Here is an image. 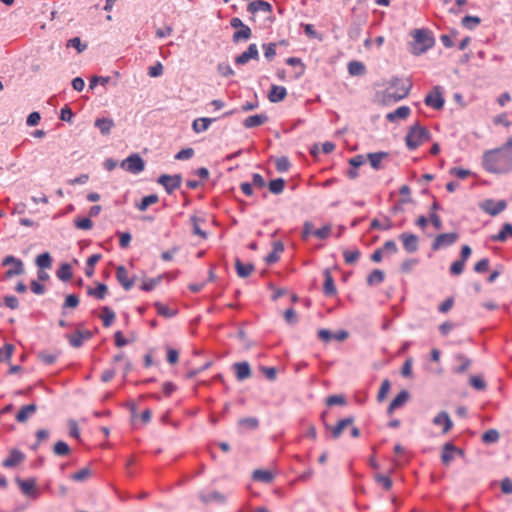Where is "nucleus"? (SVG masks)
<instances>
[{"mask_svg":"<svg viewBox=\"0 0 512 512\" xmlns=\"http://www.w3.org/2000/svg\"><path fill=\"white\" fill-rule=\"evenodd\" d=\"M482 166L489 173H508L512 171V151L507 148L486 151L482 157Z\"/></svg>","mask_w":512,"mask_h":512,"instance_id":"obj_1","label":"nucleus"},{"mask_svg":"<svg viewBox=\"0 0 512 512\" xmlns=\"http://www.w3.org/2000/svg\"><path fill=\"white\" fill-rule=\"evenodd\" d=\"M411 88V83L399 78L393 79L384 91L383 101L385 103H394L405 98Z\"/></svg>","mask_w":512,"mask_h":512,"instance_id":"obj_2","label":"nucleus"},{"mask_svg":"<svg viewBox=\"0 0 512 512\" xmlns=\"http://www.w3.org/2000/svg\"><path fill=\"white\" fill-rule=\"evenodd\" d=\"M429 131L419 124L412 126L406 135V145L410 150H415L429 140Z\"/></svg>","mask_w":512,"mask_h":512,"instance_id":"obj_3","label":"nucleus"},{"mask_svg":"<svg viewBox=\"0 0 512 512\" xmlns=\"http://www.w3.org/2000/svg\"><path fill=\"white\" fill-rule=\"evenodd\" d=\"M412 53L419 55L427 51L433 45V38L430 37L428 31L416 29L413 32Z\"/></svg>","mask_w":512,"mask_h":512,"instance_id":"obj_4","label":"nucleus"},{"mask_svg":"<svg viewBox=\"0 0 512 512\" xmlns=\"http://www.w3.org/2000/svg\"><path fill=\"white\" fill-rule=\"evenodd\" d=\"M121 168L132 174H139L145 168V162L139 154L133 153L124 159L121 164Z\"/></svg>","mask_w":512,"mask_h":512,"instance_id":"obj_5","label":"nucleus"},{"mask_svg":"<svg viewBox=\"0 0 512 512\" xmlns=\"http://www.w3.org/2000/svg\"><path fill=\"white\" fill-rule=\"evenodd\" d=\"M2 266H11L5 273L6 278H11L24 273V264L22 260L12 255H8L2 260Z\"/></svg>","mask_w":512,"mask_h":512,"instance_id":"obj_6","label":"nucleus"},{"mask_svg":"<svg viewBox=\"0 0 512 512\" xmlns=\"http://www.w3.org/2000/svg\"><path fill=\"white\" fill-rule=\"evenodd\" d=\"M424 103L436 110L443 108L445 100L442 94V88L435 86L430 93H428L424 99Z\"/></svg>","mask_w":512,"mask_h":512,"instance_id":"obj_7","label":"nucleus"},{"mask_svg":"<svg viewBox=\"0 0 512 512\" xmlns=\"http://www.w3.org/2000/svg\"><path fill=\"white\" fill-rule=\"evenodd\" d=\"M16 482H17L19 489L21 490L23 495H25L29 498H32V499L38 498L39 492L36 487V480L34 478H29V479L17 478Z\"/></svg>","mask_w":512,"mask_h":512,"instance_id":"obj_8","label":"nucleus"},{"mask_svg":"<svg viewBox=\"0 0 512 512\" xmlns=\"http://www.w3.org/2000/svg\"><path fill=\"white\" fill-rule=\"evenodd\" d=\"M182 177L180 175L163 174L159 177L158 183L161 184L168 194H172L181 186Z\"/></svg>","mask_w":512,"mask_h":512,"instance_id":"obj_9","label":"nucleus"},{"mask_svg":"<svg viewBox=\"0 0 512 512\" xmlns=\"http://www.w3.org/2000/svg\"><path fill=\"white\" fill-rule=\"evenodd\" d=\"M463 456L464 451L456 447L453 443L447 442L444 444L441 454V460L444 465H449L455 456Z\"/></svg>","mask_w":512,"mask_h":512,"instance_id":"obj_10","label":"nucleus"},{"mask_svg":"<svg viewBox=\"0 0 512 512\" xmlns=\"http://www.w3.org/2000/svg\"><path fill=\"white\" fill-rule=\"evenodd\" d=\"M458 237L457 233L439 234L432 243V249L438 250L442 247L450 246L457 241Z\"/></svg>","mask_w":512,"mask_h":512,"instance_id":"obj_11","label":"nucleus"},{"mask_svg":"<svg viewBox=\"0 0 512 512\" xmlns=\"http://www.w3.org/2000/svg\"><path fill=\"white\" fill-rule=\"evenodd\" d=\"M506 202L504 200H500L495 202L494 200H486L481 204V208L483 211H485L487 214L491 216H496L506 208Z\"/></svg>","mask_w":512,"mask_h":512,"instance_id":"obj_12","label":"nucleus"},{"mask_svg":"<svg viewBox=\"0 0 512 512\" xmlns=\"http://www.w3.org/2000/svg\"><path fill=\"white\" fill-rule=\"evenodd\" d=\"M251 59L258 60L259 59V53L257 45L252 43L248 46L247 50L238 55L235 58V63L237 65H245L248 63Z\"/></svg>","mask_w":512,"mask_h":512,"instance_id":"obj_13","label":"nucleus"},{"mask_svg":"<svg viewBox=\"0 0 512 512\" xmlns=\"http://www.w3.org/2000/svg\"><path fill=\"white\" fill-rule=\"evenodd\" d=\"M399 238L407 252L414 253L418 250V237L416 235L410 233H402Z\"/></svg>","mask_w":512,"mask_h":512,"instance_id":"obj_14","label":"nucleus"},{"mask_svg":"<svg viewBox=\"0 0 512 512\" xmlns=\"http://www.w3.org/2000/svg\"><path fill=\"white\" fill-rule=\"evenodd\" d=\"M24 459L25 455L21 451L13 449L10 452L9 456L3 461L2 465L5 468H14L20 463H22Z\"/></svg>","mask_w":512,"mask_h":512,"instance_id":"obj_15","label":"nucleus"},{"mask_svg":"<svg viewBox=\"0 0 512 512\" xmlns=\"http://www.w3.org/2000/svg\"><path fill=\"white\" fill-rule=\"evenodd\" d=\"M116 278L125 290H130L134 285L133 279L129 278L128 271L124 266L117 267Z\"/></svg>","mask_w":512,"mask_h":512,"instance_id":"obj_16","label":"nucleus"},{"mask_svg":"<svg viewBox=\"0 0 512 512\" xmlns=\"http://www.w3.org/2000/svg\"><path fill=\"white\" fill-rule=\"evenodd\" d=\"M233 369L238 381H243L251 376L250 365L246 361L234 363Z\"/></svg>","mask_w":512,"mask_h":512,"instance_id":"obj_17","label":"nucleus"},{"mask_svg":"<svg viewBox=\"0 0 512 512\" xmlns=\"http://www.w3.org/2000/svg\"><path fill=\"white\" fill-rule=\"evenodd\" d=\"M247 10L251 14H256L259 11H262L265 13H271L272 5L269 2H266L263 0H256V1H252L248 4Z\"/></svg>","mask_w":512,"mask_h":512,"instance_id":"obj_18","label":"nucleus"},{"mask_svg":"<svg viewBox=\"0 0 512 512\" xmlns=\"http://www.w3.org/2000/svg\"><path fill=\"white\" fill-rule=\"evenodd\" d=\"M409 399V393L406 390H402L397 396L392 400L388 407V414L391 415L396 409L402 407Z\"/></svg>","mask_w":512,"mask_h":512,"instance_id":"obj_19","label":"nucleus"},{"mask_svg":"<svg viewBox=\"0 0 512 512\" xmlns=\"http://www.w3.org/2000/svg\"><path fill=\"white\" fill-rule=\"evenodd\" d=\"M287 90L283 86L272 85L268 94V99L272 103H277L285 99Z\"/></svg>","mask_w":512,"mask_h":512,"instance_id":"obj_20","label":"nucleus"},{"mask_svg":"<svg viewBox=\"0 0 512 512\" xmlns=\"http://www.w3.org/2000/svg\"><path fill=\"white\" fill-rule=\"evenodd\" d=\"M267 121H268V116L267 115H265V114H256V115H252V116L247 117L243 121V125H244L245 128L250 129V128L261 126V125L265 124Z\"/></svg>","mask_w":512,"mask_h":512,"instance_id":"obj_21","label":"nucleus"},{"mask_svg":"<svg viewBox=\"0 0 512 512\" xmlns=\"http://www.w3.org/2000/svg\"><path fill=\"white\" fill-rule=\"evenodd\" d=\"M434 425L442 426L443 427V433H447L453 426V423L446 412H440L438 413L434 419H433Z\"/></svg>","mask_w":512,"mask_h":512,"instance_id":"obj_22","label":"nucleus"},{"mask_svg":"<svg viewBox=\"0 0 512 512\" xmlns=\"http://www.w3.org/2000/svg\"><path fill=\"white\" fill-rule=\"evenodd\" d=\"M216 118H207V117H201L197 118L192 123V129L195 133H201L210 127L211 123L214 122Z\"/></svg>","mask_w":512,"mask_h":512,"instance_id":"obj_23","label":"nucleus"},{"mask_svg":"<svg viewBox=\"0 0 512 512\" xmlns=\"http://www.w3.org/2000/svg\"><path fill=\"white\" fill-rule=\"evenodd\" d=\"M324 284L323 292L326 296H333L337 293L336 286L334 284L333 277L329 270L324 271Z\"/></svg>","mask_w":512,"mask_h":512,"instance_id":"obj_24","label":"nucleus"},{"mask_svg":"<svg viewBox=\"0 0 512 512\" xmlns=\"http://www.w3.org/2000/svg\"><path fill=\"white\" fill-rule=\"evenodd\" d=\"M411 113V110L408 106H400L395 109L393 112L387 114L386 118L390 122H394L399 119H406Z\"/></svg>","mask_w":512,"mask_h":512,"instance_id":"obj_25","label":"nucleus"},{"mask_svg":"<svg viewBox=\"0 0 512 512\" xmlns=\"http://www.w3.org/2000/svg\"><path fill=\"white\" fill-rule=\"evenodd\" d=\"M235 268L237 274L241 278H246L254 271V266L251 263H243L240 259H236Z\"/></svg>","mask_w":512,"mask_h":512,"instance_id":"obj_26","label":"nucleus"},{"mask_svg":"<svg viewBox=\"0 0 512 512\" xmlns=\"http://www.w3.org/2000/svg\"><path fill=\"white\" fill-rule=\"evenodd\" d=\"M36 405L35 404H29L22 406L19 412L16 414V420L20 423L25 422L32 414L36 412Z\"/></svg>","mask_w":512,"mask_h":512,"instance_id":"obj_27","label":"nucleus"},{"mask_svg":"<svg viewBox=\"0 0 512 512\" xmlns=\"http://www.w3.org/2000/svg\"><path fill=\"white\" fill-rule=\"evenodd\" d=\"M508 236L512 238V225L506 223L497 234L491 236V240L494 242H504Z\"/></svg>","mask_w":512,"mask_h":512,"instance_id":"obj_28","label":"nucleus"},{"mask_svg":"<svg viewBox=\"0 0 512 512\" xmlns=\"http://www.w3.org/2000/svg\"><path fill=\"white\" fill-rule=\"evenodd\" d=\"M95 126L103 135H108L114 127V122L110 118H98L95 120Z\"/></svg>","mask_w":512,"mask_h":512,"instance_id":"obj_29","label":"nucleus"},{"mask_svg":"<svg viewBox=\"0 0 512 512\" xmlns=\"http://www.w3.org/2000/svg\"><path fill=\"white\" fill-rule=\"evenodd\" d=\"M253 479L263 483H270L274 479V474L269 470L257 469L253 472Z\"/></svg>","mask_w":512,"mask_h":512,"instance_id":"obj_30","label":"nucleus"},{"mask_svg":"<svg viewBox=\"0 0 512 512\" xmlns=\"http://www.w3.org/2000/svg\"><path fill=\"white\" fill-rule=\"evenodd\" d=\"M100 318L104 327H110L115 320V313L111 308L105 306L101 309Z\"/></svg>","mask_w":512,"mask_h":512,"instance_id":"obj_31","label":"nucleus"},{"mask_svg":"<svg viewBox=\"0 0 512 512\" xmlns=\"http://www.w3.org/2000/svg\"><path fill=\"white\" fill-rule=\"evenodd\" d=\"M388 156V153L386 152H376V153H369L367 155V158L370 162V165L378 170L381 168V161Z\"/></svg>","mask_w":512,"mask_h":512,"instance_id":"obj_32","label":"nucleus"},{"mask_svg":"<svg viewBox=\"0 0 512 512\" xmlns=\"http://www.w3.org/2000/svg\"><path fill=\"white\" fill-rule=\"evenodd\" d=\"M354 421V418L353 417H347V418H344V419H341L337 425L335 427H333L332 429V436L333 438H338L342 431L348 427L349 425H351Z\"/></svg>","mask_w":512,"mask_h":512,"instance_id":"obj_33","label":"nucleus"},{"mask_svg":"<svg viewBox=\"0 0 512 512\" xmlns=\"http://www.w3.org/2000/svg\"><path fill=\"white\" fill-rule=\"evenodd\" d=\"M154 307L158 315L166 318H171L177 314V310H173L169 306L162 304L161 302H155Z\"/></svg>","mask_w":512,"mask_h":512,"instance_id":"obj_34","label":"nucleus"},{"mask_svg":"<svg viewBox=\"0 0 512 512\" xmlns=\"http://www.w3.org/2000/svg\"><path fill=\"white\" fill-rule=\"evenodd\" d=\"M101 258H102L101 254H93L87 259L86 267H85V274L87 277L93 276L94 267L100 261Z\"/></svg>","mask_w":512,"mask_h":512,"instance_id":"obj_35","label":"nucleus"},{"mask_svg":"<svg viewBox=\"0 0 512 512\" xmlns=\"http://www.w3.org/2000/svg\"><path fill=\"white\" fill-rule=\"evenodd\" d=\"M385 274L382 270L375 269L367 277V284L370 286L378 285L384 281Z\"/></svg>","mask_w":512,"mask_h":512,"instance_id":"obj_36","label":"nucleus"},{"mask_svg":"<svg viewBox=\"0 0 512 512\" xmlns=\"http://www.w3.org/2000/svg\"><path fill=\"white\" fill-rule=\"evenodd\" d=\"M87 293L96 299L102 300L107 295L108 288L105 284H98L96 288H88Z\"/></svg>","mask_w":512,"mask_h":512,"instance_id":"obj_37","label":"nucleus"},{"mask_svg":"<svg viewBox=\"0 0 512 512\" xmlns=\"http://www.w3.org/2000/svg\"><path fill=\"white\" fill-rule=\"evenodd\" d=\"M252 35L251 29L247 25H243L233 34V41L239 42L240 40H248Z\"/></svg>","mask_w":512,"mask_h":512,"instance_id":"obj_38","label":"nucleus"},{"mask_svg":"<svg viewBox=\"0 0 512 512\" xmlns=\"http://www.w3.org/2000/svg\"><path fill=\"white\" fill-rule=\"evenodd\" d=\"M72 276V269L68 263L62 264L57 270V277L62 281H69Z\"/></svg>","mask_w":512,"mask_h":512,"instance_id":"obj_39","label":"nucleus"},{"mask_svg":"<svg viewBox=\"0 0 512 512\" xmlns=\"http://www.w3.org/2000/svg\"><path fill=\"white\" fill-rule=\"evenodd\" d=\"M285 187V180L282 178L274 179L269 182V191L273 194H280Z\"/></svg>","mask_w":512,"mask_h":512,"instance_id":"obj_40","label":"nucleus"},{"mask_svg":"<svg viewBox=\"0 0 512 512\" xmlns=\"http://www.w3.org/2000/svg\"><path fill=\"white\" fill-rule=\"evenodd\" d=\"M92 475V471L90 468L88 467H85V468H82L81 470L73 473L70 478L73 480V481H76V482H82V481H85L87 480L89 477H91Z\"/></svg>","mask_w":512,"mask_h":512,"instance_id":"obj_41","label":"nucleus"},{"mask_svg":"<svg viewBox=\"0 0 512 512\" xmlns=\"http://www.w3.org/2000/svg\"><path fill=\"white\" fill-rule=\"evenodd\" d=\"M391 227L392 222L388 218H385L383 221L379 219H373L370 224V228L375 230H389Z\"/></svg>","mask_w":512,"mask_h":512,"instance_id":"obj_42","label":"nucleus"},{"mask_svg":"<svg viewBox=\"0 0 512 512\" xmlns=\"http://www.w3.org/2000/svg\"><path fill=\"white\" fill-rule=\"evenodd\" d=\"M36 264L40 269L50 268L52 265V258L49 253L45 252L36 258Z\"/></svg>","mask_w":512,"mask_h":512,"instance_id":"obj_43","label":"nucleus"},{"mask_svg":"<svg viewBox=\"0 0 512 512\" xmlns=\"http://www.w3.org/2000/svg\"><path fill=\"white\" fill-rule=\"evenodd\" d=\"M348 72L350 75H362L365 72V66L359 61H351L348 64Z\"/></svg>","mask_w":512,"mask_h":512,"instance_id":"obj_44","label":"nucleus"},{"mask_svg":"<svg viewBox=\"0 0 512 512\" xmlns=\"http://www.w3.org/2000/svg\"><path fill=\"white\" fill-rule=\"evenodd\" d=\"M69 343L74 348H79L83 345L84 340L82 336V331L77 330L75 333L67 336Z\"/></svg>","mask_w":512,"mask_h":512,"instance_id":"obj_45","label":"nucleus"},{"mask_svg":"<svg viewBox=\"0 0 512 512\" xmlns=\"http://www.w3.org/2000/svg\"><path fill=\"white\" fill-rule=\"evenodd\" d=\"M158 202V196L155 194H151L148 196H145L141 202L137 205V208L140 211H145L150 205L155 204Z\"/></svg>","mask_w":512,"mask_h":512,"instance_id":"obj_46","label":"nucleus"},{"mask_svg":"<svg viewBox=\"0 0 512 512\" xmlns=\"http://www.w3.org/2000/svg\"><path fill=\"white\" fill-rule=\"evenodd\" d=\"M202 500L205 503H209V502H212V501L223 503V502H225L226 498H225V496L222 493H220L218 491H213L211 493L203 495L202 496Z\"/></svg>","mask_w":512,"mask_h":512,"instance_id":"obj_47","label":"nucleus"},{"mask_svg":"<svg viewBox=\"0 0 512 512\" xmlns=\"http://www.w3.org/2000/svg\"><path fill=\"white\" fill-rule=\"evenodd\" d=\"M343 257H344L345 263L354 264L360 258V251L358 249L345 250L343 252Z\"/></svg>","mask_w":512,"mask_h":512,"instance_id":"obj_48","label":"nucleus"},{"mask_svg":"<svg viewBox=\"0 0 512 512\" xmlns=\"http://www.w3.org/2000/svg\"><path fill=\"white\" fill-rule=\"evenodd\" d=\"M499 432L495 429H489L487 430L486 432L483 433L482 435V441L484 443H495L499 440Z\"/></svg>","mask_w":512,"mask_h":512,"instance_id":"obj_49","label":"nucleus"},{"mask_svg":"<svg viewBox=\"0 0 512 512\" xmlns=\"http://www.w3.org/2000/svg\"><path fill=\"white\" fill-rule=\"evenodd\" d=\"M162 281V276H158L156 278H151L143 281L141 285V289L143 291L149 292L152 291L158 284Z\"/></svg>","mask_w":512,"mask_h":512,"instance_id":"obj_50","label":"nucleus"},{"mask_svg":"<svg viewBox=\"0 0 512 512\" xmlns=\"http://www.w3.org/2000/svg\"><path fill=\"white\" fill-rule=\"evenodd\" d=\"M53 451L56 455L65 456L69 454L70 448L66 442L58 441L55 443Z\"/></svg>","mask_w":512,"mask_h":512,"instance_id":"obj_51","label":"nucleus"},{"mask_svg":"<svg viewBox=\"0 0 512 512\" xmlns=\"http://www.w3.org/2000/svg\"><path fill=\"white\" fill-rule=\"evenodd\" d=\"M74 225L81 230H89L93 227V222L90 217L77 218L74 220Z\"/></svg>","mask_w":512,"mask_h":512,"instance_id":"obj_52","label":"nucleus"},{"mask_svg":"<svg viewBox=\"0 0 512 512\" xmlns=\"http://www.w3.org/2000/svg\"><path fill=\"white\" fill-rule=\"evenodd\" d=\"M375 480L377 483H379L383 489L386 491L390 490L392 488V480L389 476L383 475V474H376Z\"/></svg>","mask_w":512,"mask_h":512,"instance_id":"obj_53","label":"nucleus"},{"mask_svg":"<svg viewBox=\"0 0 512 512\" xmlns=\"http://www.w3.org/2000/svg\"><path fill=\"white\" fill-rule=\"evenodd\" d=\"M456 359L461 363L459 367H457L455 369V372L456 373H463L465 372L470 364H471V361L470 359H468L466 356L462 355V354H459L456 356Z\"/></svg>","mask_w":512,"mask_h":512,"instance_id":"obj_54","label":"nucleus"},{"mask_svg":"<svg viewBox=\"0 0 512 512\" xmlns=\"http://www.w3.org/2000/svg\"><path fill=\"white\" fill-rule=\"evenodd\" d=\"M390 388V381L388 379L383 380L377 395V399L379 402H382L386 398V395L389 392Z\"/></svg>","mask_w":512,"mask_h":512,"instance_id":"obj_55","label":"nucleus"},{"mask_svg":"<svg viewBox=\"0 0 512 512\" xmlns=\"http://www.w3.org/2000/svg\"><path fill=\"white\" fill-rule=\"evenodd\" d=\"M480 23V18L477 16H465L462 19V25L467 29H474Z\"/></svg>","mask_w":512,"mask_h":512,"instance_id":"obj_56","label":"nucleus"},{"mask_svg":"<svg viewBox=\"0 0 512 512\" xmlns=\"http://www.w3.org/2000/svg\"><path fill=\"white\" fill-rule=\"evenodd\" d=\"M38 359L47 365H51L56 361L57 355L46 351H42L38 354Z\"/></svg>","mask_w":512,"mask_h":512,"instance_id":"obj_57","label":"nucleus"},{"mask_svg":"<svg viewBox=\"0 0 512 512\" xmlns=\"http://www.w3.org/2000/svg\"><path fill=\"white\" fill-rule=\"evenodd\" d=\"M79 304V298L75 294H70L66 297L65 302L63 304V314L66 308H76Z\"/></svg>","mask_w":512,"mask_h":512,"instance_id":"obj_58","label":"nucleus"},{"mask_svg":"<svg viewBox=\"0 0 512 512\" xmlns=\"http://www.w3.org/2000/svg\"><path fill=\"white\" fill-rule=\"evenodd\" d=\"M330 234H331V226L330 225H325L322 228L315 229L313 231V235L321 240L328 238L330 236Z\"/></svg>","mask_w":512,"mask_h":512,"instance_id":"obj_59","label":"nucleus"},{"mask_svg":"<svg viewBox=\"0 0 512 512\" xmlns=\"http://www.w3.org/2000/svg\"><path fill=\"white\" fill-rule=\"evenodd\" d=\"M276 43H268L263 45L264 55L268 60H272L276 55Z\"/></svg>","mask_w":512,"mask_h":512,"instance_id":"obj_60","label":"nucleus"},{"mask_svg":"<svg viewBox=\"0 0 512 512\" xmlns=\"http://www.w3.org/2000/svg\"><path fill=\"white\" fill-rule=\"evenodd\" d=\"M465 267V262L462 260L454 261L450 266V273L452 275H460Z\"/></svg>","mask_w":512,"mask_h":512,"instance_id":"obj_61","label":"nucleus"},{"mask_svg":"<svg viewBox=\"0 0 512 512\" xmlns=\"http://www.w3.org/2000/svg\"><path fill=\"white\" fill-rule=\"evenodd\" d=\"M450 174L459 178V179H465L468 176L471 175V172L467 169L459 168V167H453L450 169Z\"/></svg>","mask_w":512,"mask_h":512,"instance_id":"obj_62","label":"nucleus"},{"mask_svg":"<svg viewBox=\"0 0 512 512\" xmlns=\"http://www.w3.org/2000/svg\"><path fill=\"white\" fill-rule=\"evenodd\" d=\"M119 236V245L121 248H127L131 241V234L129 232H120L116 233Z\"/></svg>","mask_w":512,"mask_h":512,"instance_id":"obj_63","label":"nucleus"},{"mask_svg":"<svg viewBox=\"0 0 512 512\" xmlns=\"http://www.w3.org/2000/svg\"><path fill=\"white\" fill-rule=\"evenodd\" d=\"M470 384L477 390H484L486 388L485 381L479 376H472L470 378Z\"/></svg>","mask_w":512,"mask_h":512,"instance_id":"obj_64","label":"nucleus"}]
</instances>
